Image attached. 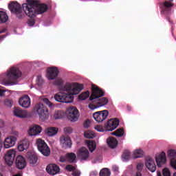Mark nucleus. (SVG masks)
<instances>
[{"label": "nucleus", "instance_id": "2f4dec72", "mask_svg": "<svg viewBox=\"0 0 176 176\" xmlns=\"http://www.w3.org/2000/svg\"><path fill=\"white\" fill-rule=\"evenodd\" d=\"M89 96H90V92L89 91L82 92L78 96V99L81 100L82 101L87 100V98H89Z\"/></svg>", "mask_w": 176, "mask_h": 176}, {"label": "nucleus", "instance_id": "c756f323", "mask_svg": "<svg viewBox=\"0 0 176 176\" xmlns=\"http://www.w3.org/2000/svg\"><path fill=\"white\" fill-rule=\"evenodd\" d=\"M124 134V129L123 128H119L116 131L111 133L112 135H116V137H123Z\"/></svg>", "mask_w": 176, "mask_h": 176}, {"label": "nucleus", "instance_id": "49530a36", "mask_svg": "<svg viewBox=\"0 0 176 176\" xmlns=\"http://www.w3.org/2000/svg\"><path fill=\"white\" fill-rule=\"evenodd\" d=\"M170 166L176 170V158H172V160H170Z\"/></svg>", "mask_w": 176, "mask_h": 176}, {"label": "nucleus", "instance_id": "412c9836", "mask_svg": "<svg viewBox=\"0 0 176 176\" xmlns=\"http://www.w3.org/2000/svg\"><path fill=\"white\" fill-rule=\"evenodd\" d=\"M166 153L162 152L161 154L155 157V161L158 167H162V164L166 163Z\"/></svg>", "mask_w": 176, "mask_h": 176}, {"label": "nucleus", "instance_id": "c03bdc74", "mask_svg": "<svg viewBox=\"0 0 176 176\" xmlns=\"http://www.w3.org/2000/svg\"><path fill=\"white\" fill-rule=\"evenodd\" d=\"M163 176H171V173L170 172V170L168 168H165L162 170Z\"/></svg>", "mask_w": 176, "mask_h": 176}, {"label": "nucleus", "instance_id": "603ef678", "mask_svg": "<svg viewBox=\"0 0 176 176\" xmlns=\"http://www.w3.org/2000/svg\"><path fill=\"white\" fill-rule=\"evenodd\" d=\"M72 175H73V176H80V171L76 170V169L72 172Z\"/></svg>", "mask_w": 176, "mask_h": 176}, {"label": "nucleus", "instance_id": "ea45409f", "mask_svg": "<svg viewBox=\"0 0 176 176\" xmlns=\"http://www.w3.org/2000/svg\"><path fill=\"white\" fill-rule=\"evenodd\" d=\"M65 170H67V171H72L74 173V171L76 170V168L71 164H68L65 166Z\"/></svg>", "mask_w": 176, "mask_h": 176}, {"label": "nucleus", "instance_id": "0eeeda50", "mask_svg": "<svg viewBox=\"0 0 176 176\" xmlns=\"http://www.w3.org/2000/svg\"><path fill=\"white\" fill-rule=\"evenodd\" d=\"M67 119L70 122H76L79 118V111L74 106H70L67 109Z\"/></svg>", "mask_w": 176, "mask_h": 176}, {"label": "nucleus", "instance_id": "1a4fd4ad", "mask_svg": "<svg viewBox=\"0 0 176 176\" xmlns=\"http://www.w3.org/2000/svg\"><path fill=\"white\" fill-rule=\"evenodd\" d=\"M108 115H109L108 110H102L94 113L93 118L98 123H102L108 118Z\"/></svg>", "mask_w": 176, "mask_h": 176}, {"label": "nucleus", "instance_id": "dca6fc26", "mask_svg": "<svg viewBox=\"0 0 176 176\" xmlns=\"http://www.w3.org/2000/svg\"><path fill=\"white\" fill-rule=\"evenodd\" d=\"M19 104L21 105V107H22V108H30L31 105V98H30L28 95H25L19 99Z\"/></svg>", "mask_w": 176, "mask_h": 176}, {"label": "nucleus", "instance_id": "09e8293b", "mask_svg": "<svg viewBox=\"0 0 176 176\" xmlns=\"http://www.w3.org/2000/svg\"><path fill=\"white\" fill-rule=\"evenodd\" d=\"M68 161L67 158V155H65V156H60V159H59V162H60V163H65V162Z\"/></svg>", "mask_w": 176, "mask_h": 176}, {"label": "nucleus", "instance_id": "4c0bfd02", "mask_svg": "<svg viewBox=\"0 0 176 176\" xmlns=\"http://www.w3.org/2000/svg\"><path fill=\"white\" fill-rule=\"evenodd\" d=\"M54 83L55 86H60V89L61 87H64V86L63 87V81L62 78H57Z\"/></svg>", "mask_w": 176, "mask_h": 176}, {"label": "nucleus", "instance_id": "13d9d810", "mask_svg": "<svg viewBox=\"0 0 176 176\" xmlns=\"http://www.w3.org/2000/svg\"><path fill=\"white\" fill-rule=\"evenodd\" d=\"M142 174H141V171L138 170V172L136 173V176H142Z\"/></svg>", "mask_w": 176, "mask_h": 176}, {"label": "nucleus", "instance_id": "c9c22d12", "mask_svg": "<svg viewBox=\"0 0 176 176\" xmlns=\"http://www.w3.org/2000/svg\"><path fill=\"white\" fill-rule=\"evenodd\" d=\"M131 155V153L129 150H125L122 155V159L124 160H129L130 159V155Z\"/></svg>", "mask_w": 176, "mask_h": 176}, {"label": "nucleus", "instance_id": "8fccbe9b", "mask_svg": "<svg viewBox=\"0 0 176 176\" xmlns=\"http://www.w3.org/2000/svg\"><path fill=\"white\" fill-rule=\"evenodd\" d=\"M136 168L138 171H142V168H144V164L142 163H138L137 164Z\"/></svg>", "mask_w": 176, "mask_h": 176}, {"label": "nucleus", "instance_id": "de8ad7c7", "mask_svg": "<svg viewBox=\"0 0 176 176\" xmlns=\"http://www.w3.org/2000/svg\"><path fill=\"white\" fill-rule=\"evenodd\" d=\"M28 24L30 27H32L35 24V20L34 19H28Z\"/></svg>", "mask_w": 176, "mask_h": 176}, {"label": "nucleus", "instance_id": "0e129e2a", "mask_svg": "<svg viewBox=\"0 0 176 176\" xmlns=\"http://www.w3.org/2000/svg\"><path fill=\"white\" fill-rule=\"evenodd\" d=\"M173 176H176V173H175L173 174Z\"/></svg>", "mask_w": 176, "mask_h": 176}, {"label": "nucleus", "instance_id": "6e6d98bb", "mask_svg": "<svg viewBox=\"0 0 176 176\" xmlns=\"http://www.w3.org/2000/svg\"><path fill=\"white\" fill-rule=\"evenodd\" d=\"M1 133L0 132V152H1V150L2 149V146H3V144H2V140H1Z\"/></svg>", "mask_w": 176, "mask_h": 176}, {"label": "nucleus", "instance_id": "37998d69", "mask_svg": "<svg viewBox=\"0 0 176 176\" xmlns=\"http://www.w3.org/2000/svg\"><path fill=\"white\" fill-rule=\"evenodd\" d=\"M95 130H97V131H100V133H103V131H105V128H104L102 125H96L94 127Z\"/></svg>", "mask_w": 176, "mask_h": 176}, {"label": "nucleus", "instance_id": "a18cd8bd", "mask_svg": "<svg viewBox=\"0 0 176 176\" xmlns=\"http://www.w3.org/2000/svg\"><path fill=\"white\" fill-rule=\"evenodd\" d=\"M43 101L44 104H46V105H47L48 107H52V105H53V103H52V102H50V100H49V99L46 98H43Z\"/></svg>", "mask_w": 176, "mask_h": 176}, {"label": "nucleus", "instance_id": "f8f14e48", "mask_svg": "<svg viewBox=\"0 0 176 176\" xmlns=\"http://www.w3.org/2000/svg\"><path fill=\"white\" fill-rule=\"evenodd\" d=\"M60 72L56 67H48L47 69L46 76L49 80H54L58 76Z\"/></svg>", "mask_w": 176, "mask_h": 176}, {"label": "nucleus", "instance_id": "9d476101", "mask_svg": "<svg viewBox=\"0 0 176 176\" xmlns=\"http://www.w3.org/2000/svg\"><path fill=\"white\" fill-rule=\"evenodd\" d=\"M16 157V151L14 149L9 150L4 156V160L8 166L13 165L14 158Z\"/></svg>", "mask_w": 176, "mask_h": 176}, {"label": "nucleus", "instance_id": "4d7b16f0", "mask_svg": "<svg viewBox=\"0 0 176 176\" xmlns=\"http://www.w3.org/2000/svg\"><path fill=\"white\" fill-rule=\"evenodd\" d=\"M5 91H3V90L0 89V97H2V96H3Z\"/></svg>", "mask_w": 176, "mask_h": 176}, {"label": "nucleus", "instance_id": "3c124183", "mask_svg": "<svg viewBox=\"0 0 176 176\" xmlns=\"http://www.w3.org/2000/svg\"><path fill=\"white\" fill-rule=\"evenodd\" d=\"M84 128L85 129H89V126H90V120H87V121H85L84 122Z\"/></svg>", "mask_w": 176, "mask_h": 176}, {"label": "nucleus", "instance_id": "58836bf2", "mask_svg": "<svg viewBox=\"0 0 176 176\" xmlns=\"http://www.w3.org/2000/svg\"><path fill=\"white\" fill-rule=\"evenodd\" d=\"M36 82H37V85L38 86H42L45 83V81L43 80V78H42V76H37Z\"/></svg>", "mask_w": 176, "mask_h": 176}, {"label": "nucleus", "instance_id": "a878e982", "mask_svg": "<svg viewBox=\"0 0 176 176\" xmlns=\"http://www.w3.org/2000/svg\"><path fill=\"white\" fill-rule=\"evenodd\" d=\"M107 144L109 148H116V146H118V140L115 138H110L107 139Z\"/></svg>", "mask_w": 176, "mask_h": 176}, {"label": "nucleus", "instance_id": "f257e3e1", "mask_svg": "<svg viewBox=\"0 0 176 176\" xmlns=\"http://www.w3.org/2000/svg\"><path fill=\"white\" fill-rule=\"evenodd\" d=\"M82 90H83V85L76 83L72 88V85L67 82L64 87L60 88V92L54 96L55 100L58 102L69 104L74 101V96L79 94Z\"/></svg>", "mask_w": 176, "mask_h": 176}, {"label": "nucleus", "instance_id": "4468645a", "mask_svg": "<svg viewBox=\"0 0 176 176\" xmlns=\"http://www.w3.org/2000/svg\"><path fill=\"white\" fill-rule=\"evenodd\" d=\"M15 166L19 170H23L27 166V162H25V158L22 155H18L15 160Z\"/></svg>", "mask_w": 176, "mask_h": 176}, {"label": "nucleus", "instance_id": "72a5a7b5", "mask_svg": "<svg viewBox=\"0 0 176 176\" xmlns=\"http://www.w3.org/2000/svg\"><path fill=\"white\" fill-rule=\"evenodd\" d=\"M168 157L170 159V160H172V159H176V151L173 149L168 150Z\"/></svg>", "mask_w": 176, "mask_h": 176}, {"label": "nucleus", "instance_id": "cd10ccee", "mask_svg": "<svg viewBox=\"0 0 176 176\" xmlns=\"http://www.w3.org/2000/svg\"><path fill=\"white\" fill-rule=\"evenodd\" d=\"M9 20V16H8V14L3 11H0V24H3V23H6Z\"/></svg>", "mask_w": 176, "mask_h": 176}, {"label": "nucleus", "instance_id": "c85d7f7f", "mask_svg": "<svg viewBox=\"0 0 176 176\" xmlns=\"http://www.w3.org/2000/svg\"><path fill=\"white\" fill-rule=\"evenodd\" d=\"M66 157H67V162H69V163H75V160H76V155L74 153H67Z\"/></svg>", "mask_w": 176, "mask_h": 176}, {"label": "nucleus", "instance_id": "bb28decb", "mask_svg": "<svg viewBox=\"0 0 176 176\" xmlns=\"http://www.w3.org/2000/svg\"><path fill=\"white\" fill-rule=\"evenodd\" d=\"M58 131V129L56 127H50L46 129L45 133L49 135V137H53L56 135Z\"/></svg>", "mask_w": 176, "mask_h": 176}, {"label": "nucleus", "instance_id": "79ce46f5", "mask_svg": "<svg viewBox=\"0 0 176 176\" xmlns=\"http://www.w3.org/2000/svg\"><path fill=\"white\" fill-rule=\"evenodd\" d=\"M74 131V129L71 126H67L64 128V133L65 134H71Z\"/></svg>", "mask_w": 176, "mask_h": 176}, {"label": "nucleus", "instance_id": "393cba45", "mask_svg": "<svg viewBox=\"0 0 176 176\" xmlns=\"http://www.w3.org/2000/svg\"><path fill=\"white\" fill-rule=\"evenodd\" d=\"M28 160L30 164H36L38 162V156L35 154H28Z\"/></svg>", "mask_w": 176, "mask_h": 176}, {"label": "nucleus", "instance_id": "5701e85b", "mask_svg": "<svg viewBox=\"0 0 176 176\" xmlns=\"http://www.w3.org/2000/svg\"><path fill=\"white\" fill-rule=\"evenodd\" d=\"M28 146H30V142L28 140H23L21 144L18 145V150L19 152H23V151L28 149Z\"/></svg>", "mask_w": 176, "mask_h": 176}, {"label": "nucleus", "instance_id": "473e14b6", "mask_svg": "<svg viewBox=\"0 0 176 176\" xmlns=\"http://www.w3.org/2000/svg\"><path fill=\"white\" fill-rule=\"evenodd\" d=\"M100 176H111V170L109 169L104 168L102 169L99 173Z\"/></svg>", "mask_w": 176, "mask_h": 176}, {"label": "nucleus", "instance_id": "680f3d73", "mask_svg": "<svg viewBox=\"0 0 176 176\" xmlns=\"http://www.w3.org/2000/svg\"><path fill=\"white\" fill-rule=\"evenodd\" d=\"M157 176H162V173L157 172Z\"/></svg>", "mask_w": 176, "mask_h": 176}, {"label": "nucleus", "instance_id": "f704fd0d", "mask_svg": "<svg viewBox=\"0 0 176 176\" xmlns=\"http://www.w3.org/2000/svg\"><path fill=\"white\" fill-rule=\"evenodd\" d=\"M63 116H64V113L61 111H56L54 114V119L57 120V119H62Z\"/></svg>", "mask_w": 176, "mask_h": 176}, {"label": "nucleus", "instance_id": "ddd939ff", "mask_svg": "<svg viewBox=\"0 0 176 176\" xmlns=\"http://www.w3.org/2000/svg\"><path fill=\"white\" fill-rule=\"evenodd\" d=\"M60 142L63 149H69L72 148V140L68 135H62L60 138Z\"/></svg>", "mask_w": 176, "mask_h": 176}, {"label": "nucleus", "instance_id": "e433bc0d", "mask_svg": "<svg viewBox=\"0 0 176 176\" xmlns=\"http://www.w3.org/2000/svg\"><path fill=\"white\" fill-rule=\"evenodd\" d=\"M84 137H85V138H94V137H96V135H94V133L90 131H85L84 133Z\"/></svg>", "mask_w": 176, "mask_h": 176}, {"label": "nucleus", "instance_id": "4be33fe9", "mask_svg": "<svg viewBox=\"0 0 176 176\" xmlns=\"http://www.w3.org/2000/svg\"><path fill=\"white\" fill-rule=\"evenodd\" d=\"M41 133H42V127L39 125L33 126L28 131L29 135H31L32 137L34 135H38V134H41Z\"/></svg>", "mask_w": 176, "mask_h": 176}, {"label": "nucleus", "instance_id": "f3484780", "mask_svg": "<svg viewBox=\"0 0 176 176\" xmlns=\"http://www.w3.org/2000/svg\"><path fill=\"white\" fill-rule=\"evenodd\" d=\"M145 164L148 170L151 173H155L156 171V164H155V161L151 157H147L146 158Z\"/></svg>", "mask_w": 176, "mask_h": 176}, {"label": "nucleus", "instance_id": "864d4df0", "mask_svg": "<svg viewBox=\"0 0 176 176\" xmlns=\"http://www.w3.org/2000/svg\"><path fill=\"white\" fill-rule=\"evenodd\" d=\"M5 105L7 107H12V101L10 100H6Z\"/></svg>", "mask_w": 176, "mask_h": 176}, {"label": "nucleus", "instance_id": "423d86ee", "mask_svg": "<svg viewBox=\"0 0 176 176\" xmlns=\"http://www.w3.org/2000/svg\"><path fill=\"white\" fill-rule=\"evenodd\" d=\"M37 149L41 152L43 156H50V148L46 144V142L42 139L36 140Z\"/></svg>", "mask_w": 176, "mask_h": 176}, {"label": "nucleus", "instance_id": "7ed1b4c3", "mask_svg": "<svg viewBox=\"0 0 176 176\" xmlns=\"http://www.w3.org/2000/svg\"><path fill=\"white\" fill-rule=\"evenodd\" d=\"M23 10L25 14L32 19L36 14H42L47 11L48 7L46 4H40L35 0H28L27 3L22 5Z\"/></svg>", "mask_w": 176, "mask_h": 176}, {"label": "nucleus", "instance_id": "052dcab7", "mask_svg": "<svg viewBox=\"0 0 176 176\" xmlns=\"http://www.w3.org/2000/svg\"><path fill=\"white\" fill-rule=\"evenodd\" d=\"M6 36V35L0 36V39H3V38H5Z\"/></svg>", "mask_w": 176, "mask_h": 176}, {"label": "nucleus", "instance_id": "a211bd4d", "mask_svg": "<svg viewBox=\"0 0 176 176\" xmlns=\"http://www.w3.org/2000/svg\"><path fill=\"white\" fill-rule=\"evenodd\" d=\"M16 141H17V139H16V137L14 136L8 137L4 141V148L6 149H9V148H12V146H14L16 144Z\"/></svg>", "mask_w": 176, "mask_h": 176}, {"label": "nucleus", "instance_id": "20e7f679", "mask_svg": "<svg viewBox=\"0 0 176 176\" xmlns=\"http://www.w3.org/2000/svg\"><path fill=\"white\" fill-rule=\"evenodd\" d=\"M21 76V71L18 67H12L7 72L6 74L0 76V80L7 85H17V79Z\"/></svg>", "mask_w": 176, "mask_h": 176}, {"label": "nucleus", "instance_id": "6ab92c4d", "mask_svg": "<svg viewBox=\"0 0 176 176\" xmlns=\"http://www.w3.org/2000/svg\"><path fill=\"white\" fill-rule=\"evenodd\" d=\"M14 116H16V118L24 119L27 118L28 113H27V111L21 109L20 107H14Z\"/></svg>", "mask_w": 176, "mask_h": 176}, {"label": "nucleus", "instance_id": "39448f33", "mask_svg": "<svg viewBox=\"0 0 176 176\" xmlns=\"http://www.w3.org/2000/svg\"><path fill=\"white\" fill-rule=\"evenodd\" d=\"M34 112L38 113L41 120H47V119H49V109L42 103L35 104Z\"/></svg>", "mask_w": 176, "mask_h": 176}, {"label": "nucleus", "instance_id": "2eb2a0df", "mask_svg": "<svg viewBox=\"0 0 176 176\" xmlns=\"http://www.w3.org/2000/svg\"><path fill=\"white\" fill-rule=\"evenodd\" d=\"M46 171L50 175H56L60 173V166L55 164H50L47 166Z\"/></svg>", "mask_w": 176, "mask_h": 176}, {"label": "nucleus", "instance_id": "7c9ffc66", "mask_svg": "<svg viewBox=\"0 0 176 176\" xmlns=\"http://www.w3.org/2000/svg\"><path fill=\"white\" fill-rule=\"evenodd\" d=\"M134 159H138V157H142L144 156V151L142 149L135 150L133 155Z\"/></svg>", "mask_w": 176, "mask_h": 176}, {"label": "nucleus", "instance_id": "bf43d9fd", "mask_svg": "<svg viewBox=\"0 0 176 176\" xmlns=\"http://www.w3.org/2000/svg\"><path fill=\"white\" fill-rule=\"evenodd\" d=\"M6 32V29H3L1 30H0V34H3V32Z\"/></svg>", "mask_w": 176, "mask_h": 176}, {"label": "nucleus", "instance_id": "b1692460", "mask_svg": "<svg viewBox=\"0 0 176 176\" xmlns=\"http://www.w3.org/2000/svg\"><path fill=\"white\" fill-rule=\"evenodd\" d=\"M86 144L90 152H94V151H96V148H97V144H96L95 141L87 140Z\"/></svg>", "mask_w": 176, "mask_h": 176}, {"label": "nucleus", "instance_id": "aec40b11", "mask_svg": "<svg viewBox=\"0 0 176 176\" xmlns=\"http://www.w3.org/2000/svg\"><path fill=\"white\" fill-rule=\"evenodd\" d=\"M89 150L85 147L80 148L78 151V156L82 160H87L89 159Z\"/></svg>", "mask_w": 176, "mask_h": 176}, {"label": "nucleus", "instance_id": "5fc2aeb1", "mask_svg": "<svg viewBox=\"0 0 176 176\" xmlns=\"http://www.w3.org/2000/svg\"><path fill=\"white\" fill-rule=\"evenodd\" d=\"M112 170L113 171H118L119 167H118L117 166H113Z\"/></svg>", "mask_w": 176, "mask_h": 176}, {"label": "nucleus", "instance_id": "e2e57ef3", "mask_svg": "<svg viewBox=\"0 0 176 176\" xmlns=\"http://www.w3.org/2000/svg\"><path fill=\"white\" fill-rule=\"evenodd\" d=\"M0 176H3V175H2V173H0Z\"/></svg>", "mask_w": 176, "mask_h": 176}, {"label": "nucleus", "instance_id": "9b49d317", "mask_svg": "<svg viewBox=\"0 0 176 176\" xmlns=\"http://www.w3.org/2000/svg\"><path fill=\"white\" fill-rule=\"evenodd\" d=\"M119 120L118 118L110 119L104 124V129L106 131H113L118 126H119Z\"/></svg>", "mask_w": 176, "mask_h": 176}, {"label": "nucleus", "instance_id": "f03ea898", "mask_svg": "<svg viewBox=\"0 0 176 176\" xmlns=\"http://www.w3.org/2000/svg\"><path fill=\"white\" fill-rule=\"evenodd\" d=\"M91 94L89 97V100L92 101L88 105V108L94 111V109H97V108H101V107H104L109 102L108 98H102L105 96V91L104 90L100 89L97 85H91Z\"/></svg>", "mask_w": 176, "mask_h": 176}, {"label": "nucleus", "instance_id": "a19ab883", "mask_svg": "<svg viewBox=\"0 0 176 176\" xmlns=\"http://www.w3.org/2000/svg\"><path fill=\"white\" fill-rule=\"evenodd\" d=\"M173 3L168 1H165L164 3V10H167V9H170V8H173Z\"/></svg>", "mask_w": 176, "mask_h": 176}, {"label": "nucleus", "instance_id": "6e6552de", "mask_svg": "<svg viewBox=\"0 0 176 176\" xmlns=\"http://www.w3.org/2000/svg\"><path fill=\"white\" fill-rule=\"evenodd\" d=\"M8 8L12 13H14L16 15L18 19L23 18V9L21 8V6L17 3H11L9 4Z\"/></svg>", "mask_w": 176, "mask_h": 176}]
</instances>
